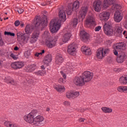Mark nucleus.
Returning <instances> with one entry per match:
<instances>
[{
	"label": "nucleus",
	"instance_id": "nucleus-42",
	"mask_svg": "<svg viewBox=\"0 0 127 127\" xmlns=\"http://www.w3.org/2000/svg\"><path fill=\"white\" fill-rule=\"evenodd\" d=\"M79 96H80V92H79L78 91L72 92L73 99H74L75 98H77V97H79Z\"/></svg>",
	"mask_w": 127,
	"mask_h": 127
},
{
	"label": "nucleus",
	"instance_id": "nucleus-61",
	"mask_svg": "<svg viewBox=\"0 0 127 127\" xmlns=\"http://www.w3.org/2000/svg\"><path fill=\"white\" fill-rule=\"evenodd\" d=\"M18 49V47H15L14 48V50H15V51H17Z\"/></svg>",
	"mask_w": 127,
	"mask_h": 127
},
{
	"label": "nucleus",
	"instance_id": "nucleus-18",
	"mask_svg": "<svg viewBox=\"0 0 127 127\" xmlns=\"http://www.w3.org/2000/svg\"><path fill=\"white\" fill-rule=\"evenodd\" d=\"M124 18V15L119 11H116L114 13V20L116 22H121Z\"/></svg>",
	"mask_w": 127,
	"mask_h": 127
},
{
	"label": "nucleus",
	"instance_id": "nucleus-60",
	"mask_svg": "<svg viewBox=\"0 0 127 127\" xmlns=\"http://www.w3.org/2000/svg\"><path fill=\"white\" fill-rule=\"evenodd\" d=\"M20 25L21 27H23V26H24V24L23 23H21L20 24Z\"/></svg>",
	"mask_w": 127,
	"mask_h": 127
},
{
	"label": "nucleus",
	"instance_id": "nucleus-20",
	"mask_svg": "<svg viewBox=\"0 0 127 127\" xmlns=\"http://www.w3.org/2000/svg\"><path fill=\"white\" fill-rule=\"evenodd\" d=\"M93 7L94 10L97 12L101 11V9H102V2L100 0L94 1L93 3Z\"/></svg>",
	"mask_w": 127,
	"mask_h": 127
},
{
	"label": "nucleus",
	"instance_id": "nucleus-53",
	"mask_svg": "<svg viewBox=\"0 0 127 127\" xmlns=\"http://www.w3.org/2000/svg\"><path fill=\"white\" fill-rule=\"evenodd\" d=\"M85 121H86V119H85L84 118H79L78 119L79 123H83V122H85Z\"/></svg>",
	"mask_w": 127,
	"mask_h": 127
},
{
	"label": "nucleus",
	"instance_id": "nucleus-17",
	"mask_svg": "<svg viewBox=\"0 0 127 127\" xmlns=\"http://www.w3.org/2000/svg\"><path fill=\"white\" fill-rule=\"evenodd\" d=\"M87 12H88L87 6H84L81 7L79 12V17H81V18H82V20H83L85 18V17H86Z\"/></svg>",
	"mask_w": 127,
	"mask_h": 127
},
{
	"label": "nucleus",
	"instance_id": "nucleus-63",
	"mask_svg": "<svg viewBox=\"0 0 127 127\" xmlns=\"http://www.w3.org/2000/svg\"><path fill=\"white\" fill-rule=\"evenodd\" d=\"M84 111H89V110H88V109H87L84 110Z\"/></svg>",
	"mask_w": 127,
	"mask_h": 127
},
{
	"label": "nucleus",
	"instance_id": "nucleus-50",
	"mask_svg": "<svg viewBox=\"0 0 127 127\" xmlns=\"http://www.w3.org/2000/svg\"><path fill=\"white\" fill-rule=\"evenodd\" d=\"M102 29V27L101 26H97L95 29V31H100Z\"/></svg>",
	"mask_w": 127,
	"mask_h": 127
},
{
	"label": "nucleus",
	"instance_id": "nucleus-52",
	"mask_svg": "<svg viewBox=\"0 0 127 127\" xmlns=\"http://www.w3.org/2000/svg\"><path fill=\"white\" fill-rule=\"evenodd\" d=\"M20 24V22L18 20H16L15 21L14 25L15 26H18Z\"/></svg>",
	"mask_w": 127,
	"mask_h": 127
},
{
	"label": "nucleus",
	"instance_id": "nucleus-46",
	"mask_svg": "<svg viewBox=\"0 0 127 127\" xmlns=\"http://www.w3.org/2000/svg\"><path fill=\"white\" fill-rule=\"evenodd\" d=\"M59 83L60 84H65L66 83V79H63V78L61 77L59 79Z\"/></svg>",
	"mask_w": 127,
	"mask_h": 127
},
{
	"label": "nucleus",
	"instance_id": "nucleus-36",
	"mask_svg": "<svg viewBox=\"0 0 127 127\" xmlns=\"http://www.w3.org/2000/svg\"><path fill=\"white\" fill-rule=\"evenodd\" d=\"M124 30H123V28H122V26H117L116 27V31L117 33L119 34H121Z\"/></svg>",
	"mask_w": 127,
	"mask_h": 127
},
{
	"label": "nucleus",
	"instance_id": "nucleus-39",
	"mask_svg": "<svg viewBox=\"0 0 127 127\" xmlns=\"http://www.w3.org/2000/svg\"><path fill=\"white\" fill-rule=\"evenodd\" d=\"M125 86H120L117 88V91L119 93H125Z\"/></svg>",
	"mask_w": 127,
	"mask_h": 127
},
{
	"label": "nucleus",
	"instance_id": "nucleus-4",
	"mask_svg": "<svg viewBox=\"0 0 127 127\" xmlns=\"http://www.w3.org/2000/svg\"><path fill=\"white\" fill-rule=\"evenodd\" d=\"M95 23V17L94 15L91 14L87 16L86 20L85 21V26L86 27L91 28L94 24Z\"/></svg>",
	"mask_w": 127,
	"mask_h": 127
},
{
	"label": "nucleus",
	"instance_id": "nucleus-11",
	"mask_svg": "<svg viewBox=\"0 0 127 127\" xmlns=\"http://www.w3.org/2000/svg\"><path fill=\"white\" fill-rule=\"evenodd\" d=\"M43 121H44L43 116L39 115L34 118V125L36 127H40V126H42Z\"/></svg>",
	"mask_w": 127,
	"mask_h": 127
},
{
	"label": "nucleus",
	"instance_id": "nucleus-14",
	"mask_svg": "<svg viewBox=\"0 0 127 127\" xmlns=\"http://www.w3.org/2000/svg\"><path fill=\"white\" fill-rule=\"evenodd\" d=\"M127 56L125 52H121L117 55V61L118 63H123L127 59Z\"/></svg>",
	"mask_w": 127,
	"mask_h": 127
},
{
	"label": "nucleus",
	"instance_id": "nucleus-33",
	"mask_svg": "<svg viewBox=\"0 0 127 127\" xmlns=\"http://www.w3.org/2000/svg\"><path fill=\"white\" fill-rule=\"evenodd\" d=\"M69 23L72 27H76L78 24V19H77V18H74L71 19Z\"/></svg>",
	"mask_w": 127,
	"mask_h": 127
},
{
	"label": "nucleus",
	"instance_id": "nucleus-5",
	"mask_svg": "<svg viewBox=\"0 0 127 127\" xmlns=\"http://www.w3.org/2000/svg\"><path fill=\"white\" fill-rule=\"evenodd\" d=\"M45 44L49 48H53L57 45V38L51 37L47 38L45 40Z\"/></svg>",
	"mask_w": 127,
	"mask_h": 127
},
{
	"label": "nucleus",
	"instance_id": "nucleus-45",
	"mask_svg": "<svg viewBox=\"0 0 127 127\" xmlns=\"http://www.w3.org/2000/svg\"><path fill=\"white\" fill-rule=\"evenodd\" d=\"M4 35H9L10 36H15V34L14 33H11L10 32H4Z\"/></svg>",
	"mask_w": 127,
	"mask_h": 127
},
{
	"label": "nucleus",
	"instance_id": "nucleus-30",
	"mask_svg": "<svg viewBox=\"0 0 127 127\" xmlns=\"http://www.w3.org/2000/svg\"><path fill=\"white\" fill-rule=\"evenodd\" d=\"M80 37L81 39L85 40L89 38V34L87 33L86 31L82 30L80 31Z\"/></svg>",
	"mask_w": 127,
	"mask_h": 127
},
{
	"label": "nucleus",
	"instance_id": "nucleus-43",
	"mask_svg": "<svg viewBox=\"0 0 127 127\" xmlns=\"http://www.w3.org/2000/svg\"><path fill=\"white\" fill-rule=\"evenodd\" d=\"M30 54H31L30 51H27L25 52L24 54V56H25L26 58H29V57L30 56Z\"/></svg>",
	"mask_w": 127,
	"mask_h": 127
},
{
	"label": "nucleus",
	"instance_id": "nucleus-22",
	"mask_svg": "<svg viewBox=\"0 0 127 127\" xmlns=\"http://www.w3.org/2000/svg\"><path fill=\"white\" fill-rule=\"evenodd\" d=\"M71 36H72V34L70 32H66L60 40L64 43H66L67 41H69L70 38H71Z\"/></svg>",
	"mask_w": 127,
	"mask_h": 127
},
{
	"label": "nucleus",
	"instance_id": "nucleus-19",
	"mask_svg": "<svg viewBox=\"0 0 127 127\" xmlns=\"http://www.w3.org/2000/svg\"><path fill=\"white\" fill-rule=\"evenodd\" d=\"M24 66V63L23 62H14L11 64V68H13V69H20L21 68H22Z\"/></svg>",
	"mask_w": 127,
	"mask_h": 127
},
{
	"label": "nucleus",
	"instance_id": "nucleus-8",
	"mask_svg": "<svg viewBox=\"0 0 127 127\" xmlns=\"http://www.w3.org/2000/svg\"><path fill=\"white\" fill-rule=\"evenodd\" d=\"M76 51L77 45L75 43H72L68 45L67 51L69 55H75Z\"/></svg>",
	"mask_w": 127,
	"mask_h": 127
},
{
	"label": "nucleus",
	"instance_id": "nucleus-15",
	"mask_svg": "<svg viewBox=\"0 0 127 127\" xmlns=\"http://www.w3.org/2000/svg\"><path fill=\"white\" fill-rule=\"evenodd\" d=\"M110 16L111 13L107 11L103 12L99 14V18L100 20L107 21V20H109Z\"/></svg>",
	"mask_w": 127,
	"mask_h": 127
},
{
	"label": "nucleus",
	"instance_id": "nucleus-64",
	"mask_svg": "<svg viewBox=\"0 0 127 127\" xmlns=\"http://www.w3.org/2000/svg\"><path fill=\"white\" fill-rule=\"evenodd\" d=\"M125 38H126V39H127V36H126V37H125Z\"/></svg>",
	"mask_w": 127,
	"mask_h": 127
},
{
	"label": "nucleus",
	"instance_id": "nucleus-32",
	"mask_svg": "<svg viewBox=\"0 0 127 127\" xmlns=\"http://www.w3.org/2000/svg\"><path fill=\"white\" fill-rule=\"evenodd\" d=\"M80 6V2L79 1L76 0L74 2L72 5V11H76L78 8H79V6Z\"/></svg>",
	"mask_w": 127,
	"mask_h": 127
},
{
	"label": "nucleus",
	"instance_id": "nucleus-28",
	"mask_svg": "<svg viewBox=\"0 0 127 127\" xmlns=\"http://www.w3.org/2000/svg\"><path fill=\"white\" fill-rule=\"evenodd\" d=\"M26 69L27 72H33L34 70H36V69H37V66L35 64H30L27 66Z\"/></svg>",
	"mask_w": 127,
	"mask_h": 127
},
{
	"label": "nucleus",
	"instance_id": "nucleus-7",
	"mask_svg": "<svg viewBox=\"0 0 127 127\" xmlns=\"http://www.w3.org/2000/svg\"><path fill=\"white\" fill-rule=\"evenodd\" d=\"M104 33L106 34V35H108L109 36H111V35H113L114 31L113 30V27L111 24V23H106L103 27Z\"/></svg>",
	"mask_w": 127,
	"mask_h": 127
},
{
	"label": "nucleus",
	"instance_id": "nucleus-24",
	"mask_svg": "<svg viewBox=\"0 0 127 127\" xmlns=\"http://www.w3.org/2000/svg\"><path fill=\"white\" fill-rule=\"evenodd\" d=\"M63 61H64V59H63L62 55L58 54L56 57V63L58 64V65H60L63 63Z\"/></svg>",
	"mask_w": 127,
	"mask_h": 127
},
{
	"label": "nucleus",
	"instance_id": "nucleus-59",
	"mask_svg": "<svg viewBox=\"0 0 127 127\" xmlns=\"http://www.w3.org/2000/svg\"><path fill=\"white\" fill-rule=\"evenodd\" d=\"M45 53V51L44 50H43L40 53L41 54V55H42V54H44V53Z\"/></svg>",
	"mask_w": 127,
	"mask_h": 127
},
{
	"label": "nucleus",
	"instance_id": "nucleus-21",
	"mask_svg": "<svg viewBox=\"0 0 127 127\" xmlns=\"http://www.w3.org/2000/svg\"><path fill=\"white\" fill-rule=\"evenodd\" d=\"M73 71V68L71 67V66H67L66 68L64 70L61 71V74L63 77L64 79H66V74H68V73H70Z\"/></svg>",
	"mask_w": 127,
	"mask_h": 127
},
{
	"label": "nucleus",
	"instance_id": "nucleus-51",
	"mask_svg": "<svg viewBox=\"0 0 127 127\" xmlns=\"http://www.w3.org/2000/svg\"><path fill=\"white\" fill-rule=\"evenodd\" d=\"M17 10L18 13L21 14V13H22V12H23V10L21 8H18Z\"/></svg>",
	"mask_w": 127,
	"mask_h": 127
},
{
	"label": "nucleus",
	"instance_id": "nucleus-48",
	"mask_svg": "<svg viewBox=\"0 0 127 127\" xmlns=\"http://www.w3.org/2000/svg\"><path fill=\"white\" fill-rule=\"evenodd\" d=\"M10 56L11 58L13 59L14 60H17V59H18V57L13 53L10 54Z\"/></svg>",
	"mask_w": 127,
	"mask_h": 127
},
{
	"label": "nucleus",
	"instance_id": "nucleus-10",
	"mask_svg": "<svg viewBox=\"0 0 127 127\" xmlns=\"http://www.w3.org/2000/svg\"><path fill=\"white\" fill-rule=\"evenodd\" d=\"M82 77L85 83L89 82L93 79V73L88 71H84L82 74Z\"/></svg>",
	"mask_w": 127,
	"mask_h": 127
},
{
	"label": "nucleus",
	"instance_id": "nucleus-41",
	"mask_svg": "<svg viewBox=\"0 0 127 127\" xmlns=\"http://www.w3.org/2000/svg\"><path fill=\"white\" fill-rule=\"evenodd\" d=\"M50 35V34L49 33L48 31H46L44 34L42 35L43 38H49V36Z\"/></svg>",
	"mask_w": 127,
	"mask_h": 127
},
{
	"label": "nucleus",
	"instance_id": "nucleus-3",
	"mask_svg": "<svg viewBox=\"0 0 127 127\" xmlns=\"http://www.w3.org/2000/svg\"><path fill=\"white\" fill-rule=\"evenodd\" d=\"M109 52V48H100L96 51V57L98 59H103Z\"/></svg>",
	"mask_w": 127,
	"mask_h": 127
},
{
	"label": "nucleus",
	"instance_id": "nucleus-40",
	"mask_svg": "<svg viewBox=\"0 0 127 127\" xmlns=\"http://www.w3.org/2000/svg\"><path fill=\"white\" fill-rule=\"evenodd\" d=\"M66 97L68 99H73V93L72 92L68 91L66 93Z\"/></svg>",
	"mask_w": 127,
	"mask_h": 127
},
{
	"label": "nucleus",
	"instance_id": "nucleus-9",
	"mask_svg": "<svg viewBox=\"0 0 127 127\" xmlns=\"http://www.w3.org/2000/svg\"><path fill=\"white\" fill-rule=\"evenodd\" d=\"M40 34V32L38 30H36L34 31V32L32 34L31 38L29 40L30 43L33 44V43H35L38 40V38H39V35Z\"/></svg>",
	"mask_w": 127,
	"mask_h": 127
},
{
	"label": "nucleus",
	"instance_id": "nucleus-23",
	"mask_svg": "<svg viewBox=\"0 0 127 127\" xmlns=\"http://www.w3.org/2000/svg\"><path fill=\"white\" fill-rule=\"evenodd\" d=\"M81 51L85 55H92V50L88 46H83L81 47Z\"/></svg>",
	"mask_w": 127,
	"mask_h": 127
},
{
	"label": "nucleus",
	"instance_id": "nucleus-58",
	"mask_svg": "<svg viewBox=\"0 0 127 127\" xmlns=\"http://www.w3.org/2000/svg\"><path fill=\"white\" fill-rule=\"evenodd\" d=\"M125 93H127V86H125Z\"/></svg>",
	"mask_w": 127,
	"mask_h": 127
},
{
	"label": "nucleus",
	"instance_id": "nucleus-31",
	"mask_svg": "<svg viewBox=\"0 0 127 127\" xmlns=\"http://www.w3.org/2000/svg\"><path fill=\"white\" fill-rule=\"evenodd\" d=\"M4 81L7 84H11V85H14L15 84L14 80L9 76L5 77L4 79Z\"/></svg>",
	"mask_w": 127,
	"mask_h": 127
},
{
	"label": "nucleus",
	"instance_id": "nucleus-55",
	"mask_svg": "<svg viewBox=\"0 0 127 127\" xmlns=\"http://www.w3.org/2000/svg\"><path fill=\"white\" fill-rule=\"evenodd\" d=\"M42 55H41V53H36L35 54V56L36 57H40V56H41Z\"/></svg>",
	"mask_w": 127,
	"mask_h": 127
},
{
	"label": "nucleus",
	"instance_id": "nucleus-27",
	"mask_svg": "<svg viewBox=\"0 0 127 127\" xmlns=\"http://www.w3.org/2000/svg\"><path fill=\"white\" fill-rule=\"evenodd\" d=\"M119 83L121 85H127V75H124L119 78Z\"/></svg>",
	"mask_w": 127,
	"mask_h": 127
},
{
	"label": "nucleus",
	"instance_id": "nucleus-62",
	"mask_svg": "<svg viewBox=\"0 0 127 127\" xmlns=\"http://www.w3.org/2000/svg\"><path fill=\"white\" fill-rule=\"evenodd\" d=\"M49 111H50V108H47L46 109V111L47 112H49Z\"/></svg>",
	"mask_w": 127,
	"mask_h": 127
},
{
	"label": "nucleus",
	"instance_id": "nucleus-2",
	"mask_svg": "<svg viewBox=\"0 0 127 127\" xmlns=\"http://www.w3.org/2000/svg\"><path fill=\"white\" fill-rule=\"evenodd\" d=\"M34 23H35L36 27L43 28V27L47 26V18L46 16L44 19L41 18L40 16H37L34 19Z\"/></svg>",
	"mask_w": 127,
	"mask_h": 127
},
{
	"label": "nucleus",
	"instance_id": "nucleus-37",
	"mask_svg": "<svg viewBox=\"0 0 127 127\" xmlns=\"http://www.w3.org/2000/svg\"><path fill=\"white\" fill-rule=\"evenodd\" d=\"M122 8V6L119 4H114L112 6V9L113 10H117V9H121Z\"/></svg>",
	"mask_w": 127,
	"mask_h": 127
},
{
	"label": "nucleus",
	"instance_id": "nucleus-56",
	"mask_svg": "<svg viewBox=\"0 0 127 127\" xmlns=\"http://www.w3.org/2000/svg\"><path fill=\"white\" fill-rule=\"evenodd\" d=\"M123 34L125 36H127V31H124L123 32Z\"/></svg>",
	"mask_w": 127,
	"mask_h": 127
},
{
	"label": "nucleus",
	"instance_id": "nucleus-12",
	"mask_svg": "<svg viewBox=\"0 0 127 127\" xmlns=\"http://www.w3.org/2000/svg\"><path fill=\"white\" fill-rule=\"evenodd\" d=\"M34 118V113L31 112L27 115L25 116L24 117V119L27 123L34 125V118Z\"/></svg>",
	"mask_w": 127,
	"mask_h": 127
},
{
	"label": "nucleus",
	"instance_id": "nucleus-29",
	"mask_svg": "<svg viewBox=\"0 0 127 127\" xmlns=\"http://www.w3.org/2000/svg\"><path fill=\"white\" fill-rule=\"evenodd\" d=\"M51 61H52V57L51 55H47L46 56L44 60V64H45V65H48V64H50Z\"/></svg>",
	"mask_w": 127,
	"mask_h": 127
},
{
	"label": "nucleus",
	"instance_id": "nucleus-13",
	"mask_svg": "<svg viewBox=\"0 0 127 127\" xmlns=\"http://www.w3.org/2000/svg\"><path fill=\"white\" fill-rule=\"evenodd\" d=\"M21 37V41L24 44H26L27 42H28V40H29V36L26 34H23L21 35V32H19L17 33V38H19V37Z\"/></svg>",
	"mask_w": 127,
	"mask_h": 127
},
{
	"label": "nucleus",
	"instance_id": "nucleus-38",
	"mask_svg": "<svg viewBox=\"0 0 127 127\" xmlns=\"http://www.w3.org/2000/svg\"><path fill=\"white\" fill-rule=\"evenodd\" d=\"M101 110L103 112H113V109L108 107H103L101 108Z\"/></svg>",
	"mask_w": 127,
	"mask_h": 127
},
{
	"label": "nucleus",
	"instance_id": "nucleus-54",
	"mask_svg": "<svg viewBox=\"0 0 127 127\" xmlns=\"http://www.w3.org/2000/svg\"><path fill=\"white\" fill-rule=\"evenodd\" d=\"M19 127V126L16 124H13L12 123L11 124V127Z\"/></svg>",
	"mask_w": 127,
	"mask_h": 127
},
{
	"label": "nucleus",
	"instance_id": "nucleus-49",
	"mask_svg": "<svg viewBox=\"0 0 127 127\" xmlns=\"http://www.w3.org/2000/svg\"><path fill=\"white\" fill-rule=\"evenodd\" d=\"M63 105H64V106H66L68 107L69 106H70L71 103L69 101H64L63 103Z\"/></svg>",
	"mask_w": 127,
	"mask_h": 127
},
{
	"label": "nucleus",
	"instance_id": "nucleus-6",
	"mask_svg": "<svg viewBox=\"0 0 127 127\" xmlns=\"http://www.w3.org/2000/svg\"><path fill=\"white\" fill-rule=\"evenodd\" d=\"M126 49V44L124 43H119L114 46L113 53L116 56H118L119 52L118 51H122Z\"/></svg>",
	"mask_w": 127,
	"mask_h": 127
},
{
	"label": "nucleus",
	"instance_id": "nucleus-16",
	"mask_svg": "<svg viewBox=\"0 0 127 127\" xmlns=\"http://www.w3.org/2000/svg\"><path fill=\"white\" fill-rule=\"evenodd\" d=\"M73 83L76 86H84L86 82L83 78L82 76L79 77H75L73 80Z\"/></svg>",
	"mask_w": 127,
	"mask_h": 127
},
{
	"label": "nucleus",
	"instance_id": "nucleus-47",
	"mask_svg": "<svg viewBox=\"0 0 127 127\" xmlns=\"http://www.w3.org/2000/svg\"><path fill=\"white\" fill-rule=\"evenodd\" d=\"M73 11V8L71 9V8H68L66 9V13L67 15H71L72 14V12Z\"/></svg>",
	"mask_w": 127,
	"mask_h": 127
},
{
	"label": "nucleus",
	"instance_id": "nucleus-44",
	"mask_svg": "<svg viewBox=\"0 0 127 127\" xmlns=\"http://www.w3.org/2000/svg\"><path fill=\"white\" fill-rule=\"evenodd\" d=\"M11 122L9 121H5L4 123V126L6 127H10L11 126Z\"/></svg>",
	"mask_w": 127,
	"mask_h": 127
},
{
	"label": "nucleus",
	"instance_id": "nucleus-26",
	"mask_svg": "<svg viewBox=\"0 0 127 127\" xmlns=\"http://www.w3.org/2000/svg\"><path fill=\"white\" fill-rule=\"evenodd\" d=\"M114 0H104L103 3V7L104 8H108L111 4L114 3Z\"/></svg>",
	"mask_w": 127,
	"mask_h": 127
},
{
	"label": "nucleus",
	"instance_id": "nucleus-57",
	"mask_svg": "<svg viewBox=\"0 0 127 127\" xmlns=\"http://www.w3.org/2000/svg\"><path fill=\"white\" fill-rule=\"evenodd\" d=\"M41 69H42V70H45V66L44 65H42L41 66Z\"/></svg>",
	"mask_w": 127,
	"mask_h": 127
},
{
	"label": "nucleus",
	"instance_id": "nucleus-34",
	"mask_svg": "<svg viewBox=\"0 0 127 127\" xmlns=\"http://www.w3.org/2000/svg\"><path fill=\"white\" fill-rule=\"evenodd\" d=\"M34 74L35 75H37V76H45L46 75V71L45 70H38L37 71H35L34 72Z\"/></svg>",
	"mask_w": 127,
	"mask_h": 127
},
{
	"label": "nucleus",
	"instance_id": "nucleus-1",
	"mask_svg": "<svg viewBox=\"0 0 127 127\" xmlns=\"http://www.w3.org/2000/svg\"><path fill=\"white\" fill-rule=\"evenodd\" d=\"M60 20L54 19L51 21L50 24V30L52 33H55L60 29L61 27V22L66 21V13L65 11L61 10L59 13Z\"/></svg>",
	"mask_w": 127,
	"mask_h": 127
},
{
	"label": "nucleus",
	"instance_id": "nucleus-25",
	"mask_svg": "<svg viewBox=\"0 0 127 127\" xmlns=\"http://www.w3.org/2000/svg\"><path fill=\"white\" fill-rule=\"evenodd\" d=\"M54 88L59 93H63V92H65V87L63 85L56 84L54 86Z\"/></svg>",
	"mask_w": 127,
	"mask_h": 127
},
{
	"label": "nucleus",
	"instance_id": "nucleus-35",
	"mask_svg": "<svg viewBox=\"0 0 127 127\" xmlns=\"http://www.w3.org/2000/svg\"><path fill=\"white\" fill-rule=\"evenodd\" d=\"M31 30H32V27L29 24L27 25L25 28V31L26 34H29L31 32Z\"/></svg>",
	"mask_w": 127,
	"mask_h": 127
}]
</instances>
